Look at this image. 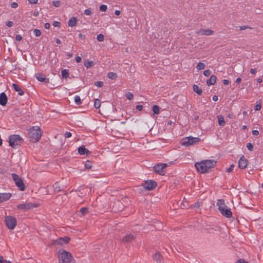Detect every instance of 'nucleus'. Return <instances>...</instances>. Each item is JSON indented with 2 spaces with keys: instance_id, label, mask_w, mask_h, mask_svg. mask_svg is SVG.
Instances as JSON below:
<instances>
[{
  "instance_id": "obj_30",
  "label": "nucleus",
  "mask_w": 263,
  "mask_h": 263,
  "mask_svg": "<svg viewBox=\"0 0 263 263\" xmlns=\"http://www.w3.org/2000/svg\"><path fill=\"white\" fill-rule=\"evenodd\" d=\"M74 102L77 105H81L82 104V101L81 100V98L80 96H76L74 97Z\"/></svg>"
},
{
  "instance_id": "obj_7",
  "label": "nucleus",
  "mask_w": 263,
  "mask_h": 263,
  "mask_svg": "<svg viewBox=\"0 0 263 263\" xmlns=\"http://www.w3.org/2000/svg\"><path fill=\"white\" fill-rule=\"evenodd\" d=\"M11 176L16 185L19 188V189L22 191H24L25 189V185L21 177L14 173H12Z\"/></svg>"
},
{
  "instance_id": "obj_52",
  "label": "nucleus",
  "mask_w": 263,
  "mask_h": 263,
  "mask_svg": "<svg viewBox=\"0 0 263 263\" xmlns=\"http://www.w3.org/2000/svg\"><path fill=\"white\" fill-rule=\"evenodd\" d=\"M234 167V164H232L231 165V166L227 170V172H229V173L231 172L233 170Z\"/></svg>"
},
{
  "instance_id": "obj_12",
  "label": "nucleus",
  "mask_w": 263,
  "mask_h": 263,
  "mask_svg": "<svg viewBox=\"0 0 263 263\" xmlns=\"http://www.w3.org/2000/svg\"><path fill=\"white\" fill-rule=\"evenodd\" d=\"M248 165V160L247 159L243 156H242L238 162V166L241 169L245 168Z\"/></svg>"
},
{
  "instance_id": "obj_43",
  "label": "nucleus",
  "mask_w": 263,
  "mask_h": 263,
  "mask_svg": "<svg viewBox=\"0 0 263 263\" xmlns=\"http://www.w3.org/2000/svg\"><path fill=\"white\" fill-rule=\"evenodd\" d=\"M85 168H87V169H89V168H91V162L89 161H87L86 162V164L85 165Z\"/></svg>"
},
{
  "instance_id": "obj_26",
  "label": "nucleus",
  "mask_w": 263,
  "mask_h": 263,
  "mask_svg": "<svg viewBox=\"0 0 263 263\" xmlns=\"http://www.w3.org/2000/svg\"><path fill=\"white\" fill-rule=\"evenodd\" d=\"M107 77L111 80H115L117 78V74L115 72H110L108 73Z\"/></svg>"
},
{
  "instance_id": "obj_45",
  "label": "nucleus",
  "mask_w": 263,
  "mask_h": 263,
  "mask_svg": "<svg viewBox=\"0 0 263 263\" xmlns=\"http://www.w3.org/2000/svg\"><path fill=\"white\" fill-rule=\"evenodd\" d=\"M261 108V104L259 103V104H257L255 105L254 109L256 111H258V110H260Z\"/></svg>"
},
{
  "instance_id": "obj_15",
  "label": "nucleus",
  "mask_w": 263,
  "mask_h": 263,
  "mask_svg": "<svg viewBox=\"0 0 263 263\" xmlns=\"http://www.w3.org/2000/svg\"><path fill=\"white\" fill-rule=\"evenodd\" d=\"M11 197L10 193H0V203L9 200Z\"/></svg>"
},
{
  "instance_id": "obj_1",
  "label": "nucleus",
  "mask_w": 263,
  "mask_h": 263,
  "mask_svg": "<svg viewBox=\"0 0 263 263\" xmlns=\"http://www.w3.org/2000/svg\"><path fill=\"white\" fill-rule=\"evenodd\" d=\"M216 164V161L213 160H205L195 164V167L198 172L201 173H205L209 172V170L213 167Z\"/></svg>"
},
{
  "instance_id": "obj_22",
  "label": "nucleus",
  "mask_w": 263,
  "mask_h": 263,
  "mask_svg": "<svg viewBox=\"0 0 263 263\" xmlns=\"http://www.w3.org/2000/svg\"><path fill=\"white\" fill-rule=\"evenodd\" d=\"M35 78L39 81L42 82L45 81L46 79V76L44 74L40 73L35 74Z\"/></svg>"
},
{
  "instance_id": "obj_62",
  "label": "nucleus",
  "mask_w": 263,
  "mask_h": 263,
  "mask_svg": "<svg viewBox=\"0 0 263 263\" xmlns=\"http://www.w3.org/2000/svg\"><path fill=\"white\" fill-rule=\"evenodd\" d=\"M236 263H248L247 262L245 261V260L242 259H239L238 260Z\"/></svg>"
},
{
  "instance_id": "obj_47",
  "label": "nucleus",
  "mask_w": 263,
  "mask_h": 263,
  "mask_svg": "<svg viewBox=\"0 0 263 263\" xmlns=\"http://www.w3.org/2000/svg\"><path fill=\"white\" fill-rule=\"evenodd\" d=\"M64 135H65V137L66 138H70L71 136V133L70 132H66L65 133Z\"/></svg>"
},
{
  "instance_id": "obj_17",
  "label": "nucleus",
  "mask_w": 263,
  "mask_h": 263,
  "mask_svg": "<svg viewBox=\"0 0 263 263\" xmlns=\"http://www.w3.org/2000/svg\"><path fill=\"white\" fill-rule=\"evenodd\" d=\"M78 152L81 155H88L90 154V152L84 146H80L78 148Z\"/></svg>"
},
{
  "instance_id": "obj_44",
  "label": "nucleus",
  "mask_w": 263,
  "mask_h": 263,
  "mask_svg": "<svg viewBox=\"0 0 263 263\" xmlns=\"http://www.w3.org/2000/svg\"><path fill=\"white\" fill-rule=\"evenodd\" d=\"M247 147L248 148V149L249 151H253V145L251 143H248L247 144Z\"/></svg>"
},
{
  "instance_id": "obj_10",
  "label": "nucleus",
  "mask_w": 263,
  "mask_h": 263,
  "mask_svg": "<svg viewBox=\"0 0 263 263\" xmlns=\"http://www.w3.org/2000/svg\"><path fill=\"white\" fill-rule=\"evenodd\" d=\"M142 186L146 190L151 191L157 186V183L152 180L145 181Z\"/></svg>"
},
{
  "instance_id": "obj_13",
  "label": "nucleus",
  "mask_w": 263,
  "mask_h": 263,
  "mask_svg": "<svg viewBox=\"0 0 263 263\" xmlns=\"http://www.w3.org/2000/svg\"><path fill=\"white\" fill-rule=\"evenodd\" d=\"M213 31L210 29H199L197 31V33L202 35H211L213 34Z\"/></svg>"
},
{
  "instance_id": "obj_9",
  "label": "nucleus",
  "mask_w": 263,
  "mask_h": 263,
  "mask_svg": "<svg viewBox=\"0 0 263 263\" xmlns=\"http://www.w3.org/2000/svg\"><path fill=\"white\" fill-rule=\"evenodd\" d=\"M167 166V164L166 163H158L155 165L153 168L157 174L163 175L165 173V168Z\"/></svg>"
},
{
  "instance_id": "obj_39",
  "label": "nucleus",
  "mask_w": 263,
  "mask_h": 263,
  "mask_svg": "<svg viewBox=\"0 0 263 263\" xmlns=\"http://www.w3.org/2000/svg\"><path fill=\"white\" fill-rule=\"evenodd\" d=\"M126 97L129 100H131L133 99V95L132 92H128L126 94Z\"/></svg>"
},
{
  "instance_id": "obj_18",
  "label": "nucleus",
  "mask_w": 263,
  "mask_h": 263,
  "mask_svg": "<svg viewBox=\"0 0 263 263\" xmlns=\"http://www.w3.org/2000/svg\"><path fill=\"white\" fill-rule=\"evenodd\" d=\"M70 240V239L68 238V237H65V238H60L59 239H57L56 240V242L57 244H59V245H63V244H65V243H67V242H69V241Z\"/></svg>"
},
{
  "instance_id": "obj_24",
  "label": "nucleus",
  "mask_w": 263,
  "mask_h": 263,
  "mask_svg": "<svg viewBox=\"0 0 263 263\" xmlns=\"http://www.w3.org/2000/svg\"><path fill=\"white\" fill-rule=\"evenodd\" d=\"M218 124L221 126H223L225 125V121L222 116L219 115L217 116Z\"/></svg>"
},
{
  "instance_id": "obj_16",
  "label": "nucleus",
  "mask_w": 263,
  "mask_h": 263,
  "mask_svg": "<svg viewBox=\"0 0 263 263\" xmlns=\"http://www.w3.org/2000/svg\"><path fill=\"white\" fill-rule=\"evenodd\" d=\"M135 237L133 234H127L122 238V241L124 242H131L135 239Z\"/></svg>"
},
{
  "instance_id": "obj_56",
  "label": "nucleus",
  "mask_w": 263,
  "mask_h": 263,
  "mask_svg": "<svg viewBox=\"0 0 263 263\" xmlns=\"http://www.w3.org/2000/svg\"><path fill=\"white\" fill-rule=\"evenodd\" d=\"M81 60L82 59L80 57L78 56L76 58V61L77 63H80L81 61Z\"/></svg>"
},
{
  "instance_id": "obj_11",
  "label": "nucleus",
  "mask_w": 263,
  "mask_h": 263,
  "mask_svg": "<svg viewBox=\"0 0 263 263\" xmlns=\"http://www.w3.org/2000/svg\"><path fill=\"white\" fill-rule=\"evenodd\" d=\"M36 205H35L31 202H26L17 205V208L18 209L22 210L24 211H27L28 210H30L34 207H36Z\"/></svg>"
},
{
  "instance_id": "obj_14",
  "label": "nucleus",
  "mask_w": 263,
  "mask_h": 263,
  "mask_svg": "<svg viewBox=\"0 0 263 263\" xmlns=\"http://www.w3.org/2000/svg\"><path fill=\"white\" fill-rule=\"evenodd\" d=\"M8 101L7 97L5 92L0 94V104L2 106H5Z\"/></svg>"
},
{
  "instance_id": "obj_58",
  "label": "nucleus",
  "mask_w": 263,
  "mask_h": 263,
  "mask_svg": "<svg viewBox=\"0 0 263 263\" xmlns=\"http://www.w3.org/2000/svg\"><path fill=\"white\" fill-rule=\"evenodd\" d=\"M251 28L250 27H248V26H241V27H240L239 29H240V30H245V29H247V28Z\"/></svg>"
},
{
  "instance_id": "obj_34",
  "label": "nucleus",
  "mask_w": 263,
  "mask_h": 263,
  "mask_svg": "<svg viewBox=\"0 0 263 263\" xmlns=\"http://www.w3.org/2000/svg\"><path fill=\"white\" fill-rule=\"evenodd\" d=\"M80 212L82 216L85 215L88 212V209L87 208H85V207L82 208L80 209Z\"/></svg>"
},
{
  "instance_id": "obj_27",
  "label": "nucleus",
  "mask_w": 263,
  "mask_h": 263,
  "mask_svg": "<svg viewBox=\"0 0 263 263\" xmlns=\"http://www.w3.org/2000/svg\"><path fill=\"white\" fill-rule=\"evenodd\" d=\"M53 188L54 192H59L63 190V187H61V186L59 185V184L58 183H55L54 184Z\"/></svg>"
},
{
  "instance_id": "obj_51",
  "label": "nucleus",
  "mask_w": 263,
  "mask_h": 263,
  "mask_svg": "<svg viewBox=\"0 0 263 263\" xmlns=\"http://www.w3.org/2000/svg\"><path fill=\"white\" fill-rule=\"evenodd\" d=\"M53 25L54 27H60V23L57 21H54L53 22Z\"/></svg>"
},
{
  "instance_id": "obj_60",
  "label": "nucleus",
  "mask_w": 263,
  "mask_h": 263,
  "mask_svg": "<svg viewBox=\"0 0 263 263\" xmlns=\"http://www.w3.org/2000/svg\"><path fill=\"white\" fill-rule=\"evenodd\" d=\"M37 1L38 0H28L30 4H35L37 3Z\"/></svg>"
},
{
  "instance_id": "obj_20",
  "label": "nucleus",
  "mask_w": 263,
  "mask_h": 263,
  "mask_svg": "<svg viewBox=\"0 0 263 263\" xmlns=\"http://www.w3.org/2000/svg\"><path fill=\"white\" fill-rule=\"evenodd\" d=\"M153 258L157 262H160L162 260V256L159 252H156L153 255Z\"/></svg>"
},
{
  "instance_id": "obj_61",
  "label": "nucleus",
  "mask_w": 263,
  "mask_h": 263,
  "mask_svg": "<svg viewBox=\"0 0 263 263\" xmlns=\"http://www.w3.org/2000/svg\"><path fill=\"white\" fill-rule=\"evenodd\" d=\"M223 83L225 85H228L229 84V81L228 80L224 79V80H223Z\"/></svg>"
},
{
  "instance_id": "obj_31",
  "label": "nucleus",
  "mask_w": 263,
  "mask_h": 263,
  "mask_svg": "<svg viewBox=\"0 0 263 263\" xmlns=\"http://www.w3.org/2000/svg\"><path fill=\"white\" fill-rule=\"evenodd\" d=\"M93 65V62L92 61H86L84 63V66L87 68H90Z\"/></svg>"
},
{
  "instance_id": "obj_4",
  "label": "nucleus",
  "mask_w": 263,
  "mask_h": 263,
  "mask_svg": "<svg viewBox=\"0 0 263 263\" xmlns=\"http://www.w3.org/2000/svg\"><path fill=\"white\" fill-rule=\"evenodd\" d=\"M58 254L60 263H74V260L70 253L64 250H60Z\"/></svg>"
},
{
  "instance_id": "obj_36",
  "label": "nucleus",
  "mask_w": 263,
  "mask_h": 263,
  "mask_svg": "<svg viewBox=\"0 0 263 263\" xmlns=\"http://www.w3.org/2000/svg\"><path fill=\"white\" fill-rule=\"evenodd\" d=\"M61 2L60 1H54L52 2V5L55 7H59L61 6Z\"/></svg>"
},
{
  "instance_id": "obj_21",
  "label": "nucleus",
  "mask_w": 263,
  "mask_h": 263,
  "mask_svg": "<svg viewBox=\"0 0 263 263\" xmlns=\"http://www.w3.org/2000/svg\"><path fill=\"white\" fill-rule=\"evenodd\" d=\"M216 77L214 75H212L210 78L207 80L206 84L208 86L214 85L216 81Z\"/></svg>"
},
{
  "instance_id": "obj_48",
  "label": "nucleus",
  "mask_w": 263,
  "mask_h": 263,
  "mask_svg": "<svg viewBox=\"0 0 263 263\" xmlns=\"http://www.w3.org/2000/svg\"><path fill=\"white\" fill-rule=\"evenodd\" d=\"M15 39L17 41H21L22 40V36L20 34H17L15 36Z\"/></svg>"
},
{
  "instance_id": "obj_42",
  "label": "nucleus",
  "mask_w": 263,
  "mask_h": 263,
  "mask_svg": "<svg viewBox=\"0 0 263 263\" xmlns=\"http://www.w3.org/2000/svg\"><path fill=\"white\" fill-rule=\"evenodd\" d=\"M0 263H11L10 261L4 259L3 256H0Z\"/></svg>"
},
{
  "instance_id": "obj_59",
  "label": "nucleus",
  "mask_w": 263,
  "mask_h": 263,
  "mask_svg": "<svg viewBox=\"0 0 263 263\" xmlns=\"http://www.w3.org/2000/svg\"><path fill=\"white\" fill-rule=\"evenodd\" d=\"M50 24L49 23H45V28L46 29H49L50 28Z\"/></svg>"
},
{
  "instance_id": "obj_64",
  "label": "nucleus",
  "mask_w": 263,
  "mask_h": 263,
  "mask_svg": "<svg viewBox=\"0 0 263 263\" xmlns=\"http://www.w3.org/2000/svg\"><path fill=\"white\" fill-rule=\"evenodd\" d=\"M236 263H248L247 262L245 261V260L242 259H239L238 260Z\"/></svg>"
},
{
  "instance_id": "obj_3",
  "label": "nucleus",
  "mask_w": 263,
  "mask_h": 263,
  "mask_svg": "<svg viewBox=\"0 0 263 263\" xmlns=\"http://www.w3.org/2000/svg\"><path fill=\"white\" fill-rule=\"evenodd\" d=\"M42 135V132L37 126H33L30 128L28 132V137L30 141L32 142L39 141Z\"/></svg>"
},
{
  "instance_id": "obj_5",
  "label": "nucleus",
  "mask_w": 263,
  "mask_h": 263,
  "mask_svg": "<svg viewBox=\"0 0 263 263\" xmlns=\"http://www.w3.org/2000/svg\"><path fill=\"white\" fill-rule=\"evenodd\" d=\"M9 145L14 148H17L23 143V138L18 135H13L9 137Z\"/></svg>"
},
{
  "instance_id": "obj_53",
  "label": "nucleus",
  "mask_w": 263,
  "mask_h": 263,
  "mask_svg": "<svg viewBox=\"0 0 263 263\" xmlns=\"http://www.w3.org/2000/svg\"><path fill=\"white\" fill-rule=\"evenodd\" d=\"M18 6V5L15 2H13L11 4V7L13 8H17Z\"/></svg>"
},
{
  "instance_id": "obj_19",
  "label": "nucleus",
  "mask_w": 263,
  "mask_h": 263,
  "mask_svg": "<svg viewBox=\"0 0 263 263\" xmlns=\"http://www.w3.org/2000/svg\"><path fill=\"white\" fill-rule=\"evenodd\" d=\"M12 87L14 88L15 91L18 92V94L20 96H23L24 94V91L21 88V87L16 84L13 83Z\"/></svg>"
},
{
  "instance_id": "obj_33",
  "label": "nucleus",
  "mask_w": 263,
  "mask_h": 263,
  "mask_svg": "<svg viewBox=\"0 0 263 263\" xmlns=\"http://www.w3.org/2000/svg\"><path fill=\"white\" fill-rule=\"evenodd\" d=\"M204 67H205L204 64L203 63H201V62H199L196 66L197 69H198V70L203 69L204 68Z\"/></svg>"
},
{
  "instance_id": "obj_49",
  "label": "nucleus",
  "mask_w": 263,
  "mask_h": 263,
  "mask_svg": "<svg viewBox=\"0 0 263 263\" xmlns=\"http://www.w3.org/2000/svg\"><path fill=\"white\" fill-rule=\"evenodd\" d=\"M13 23L12 21H7L6 22V25L9 27H12L13 26Z\"/></svg>"
},
{
  "instance_id": "obj_8",
  "label": "nucleus",
  "mask_w": 263,
  "mask_h": 263,
  "mask_svg": "<svg viewBox=\"0 0 263 263\" xmlns=\"http://www.w3.org/2000/svg\"><path fill=\"white\" fill-rule=\"evenodd\" d=\"M5 222L7 227L11 230H13L17 224L16 219L11 216H7L5 218Z\"/></svg>"
},
{
  "instance_id": "obj_23",
  "label": "nucleus",
  "mask_w": 263,
  "mask_h": 263,
  "mask_svg": "<svg viewBox=\"0 0 263 263\" xmlns=\"http://www.w3.org/2000/svg\"><path fill=\"white\" fill-rule=\"evenodd\" d=\"M77 23V18L75 17H72L68 21V26L70 27H74L76 25Z\"/></svg>"
},
{
  "instance_id": "obj_63",
  "label": "nucleus",
  "mask_w": 263,
  "mask_h": 263,
  "mask_svg": "<svg viewBox=\"0 0 263 263\" xmlns=\"http://www.w3.org/2000/svg\"><path fill=\"white\" fill-rule=\"evenodd\" d=\"M236 263H248L247 262L245 261V260L242 259H239L238 260Z\"/></svg>"
},
{
  "instance_id": "obj_37",
  "label": "nucleus",
  "mask_w": 263,
  "mask_h": 263,
  "mask_svg": "<svg viewBox=\"0 0 263 263\" xmlns=\"http://www.w3.org/2000/svg\"><path fill=\"white\" fill-rule=\"evenodd\" d=\"M33 32L34 35L37 37L40 36L41 35V32L38 29H35Z\"/></svg>"
},
{
  "instance_id": "obj_6",
  "label": "nucleus",
  "mask_w": 263,
  "mask_h": 263,
  "mask_svg": "<svg viewBox=\"0 0 263 263\" xmlns=\"http://www.w3.org/2000/svg\"><path fill=\"white\" fill-rule=\"evenodd\" d=\"M200 141V139L198 137H193L190 136L185 137L182 139V144L183 145L187 146L195 144Z\"/></svg>"
},
{
  "instance_id": "obj_32",
  "label": "nucleus",
  "mask_w": 263,
  "mask_h": 263,
  "mask_svg": "<svg viewBox=\"0 0 263 263\" xmlns=\"http://www.w3.org/2000/svg\"><path fill=\"white\" fill-rule=\"evenodd\" d=\"M100 106H101L100 101L98 99H95V101L94 102V106L96 108H99L100 107Z\"/></svg>"
},
{
  "instance_id": "obj_54",
  "label": "nucleus",
  "mask_w": 263,
  "mask_h": 263,
  "mask_svg": "<svg viewBox=\"0 0 263 263\" xmlns=\"http://www.w3.org/2000/svg\"><path fill=\"white\" fill-rule=\"evenodd\" d=\"M136 109L139 111H141L143 109V106L142 105H138L136 106Z\"/></svg>"
},
{
  "instance_id": "obj_28",
  "label": "nucleus",
  "mask_w": 263,
  "mask_h": 263,
  "mask_svg": "<svg viewBox=\"0 0 263 263\" xmlns=\"http://www.w3.org/2000/svg\"><path fill=\"white\" fill-rule=\"evenodd\" d=\"M62 76L63 78H67L69 76L68 70L67 69H63L61 71Z\"/></svg>"
},
{
  "instance_id": "obj_55",
  "label": "nucleus",
  "mask_w": 263,
  "mask_h": 263,
  "mask_svg": "<svg viewBox=\"0 0 263 263\" xmlns=\"http://www.w3.org/2000/svg\"><path fill=\"white\" fill-rule=\"evenodd\" d=\"M252 134L254 136H257L259 134V132L257 130H253Z\"/></svg>"
},
{
  "instance_id": "obj_2",
  "label": "nucleus",
  "mask_w": 263,
  "mask_h": 263,
  "mask_svg": "<svg viewBox=\"0 0 263 263\" xmlns=\"http://www.w3.org/2000/svg\"><path fill=\"white\" fill-rule=\"evenodd\" d=\"M216 205L218 206V210L223 216L227 218H230L232 216L231 210L225 204L224 200H218Z\"/></svg>"
},
{
  "instance_id": "obj_25",
  "label": "nucleus",
  "mask_w": 263,
  "mask_h": 263,
  "mask_svg": "<svg viewBox=\"0 0 263 263\" xmlns=\"http://www.w3.org/2000/svg\"><path fill=\"white\" fill-rule=\"evenodd\" d=\"M193 90L196 92L198 95H201L202 93V90L201 88H200L198 85H193Z\"/></svg>"
},
{
  "instance_id": "obj_41",
  "label": "nucleus",
  "mask_w": 263,
  "mask_h": 263,
  "mask_svg": "<svg viewBox=\"0 0 263 263\" xmlns=\"http://www.w3.org/2000/svg\"><path fill=\"white\" fill-rule=\"evenodd\" d=\"M92 13L90 9H87L84 10V14L86 15H90Z\"/></svg>"
},
{
  "instance_id": "obj_40",
  "label": "nucleus",
  "mask_w": 263,
  "mask_h": 263,
  "mask_svg": "<svg viewBox=\"0 0 263 263\" xmlns=\"http://www.w3.org/2000/svg\"><path fill=\"white\" fill-rule=\"evenodd\" d=\"M95 84L98 87H101L103 85V83L102 81H97Z\"/></svg>"
},
{
  "instance_id": "obj_46",
  "label": "nucleus",
  "mask_w": 263,
  "mask_h": 263,
  "mask_svg": "<svg viewBox=\"0 0 263 263\" xmlns=\"http://www.w3.org/2000/svg\"><path fill=\"white\" fill-rule=\"evenodd\" d=\"M211 73V71L210 70L208 69V70H205L204 71L203 74L205 76L208 77L210 75Z\"/></svg>"
},
{
  "instance_id": "obj_50",
  "label": "nucleus",
  "mask_w": 263,
  "mask_h": 263,
  "mask_svg": "<svg viewBox=\"0 0 263 263\" xmlns=\"http://www.w3.org/2000/svg\"><path fill=\"white\" fill-rule=\"evenodd\" d=\"M79 37L82 40H84L86 38V36L85 34H83L82 33H79Z\"/></svg>"
},
{
  "instance_id": "obj_35",
  "label": "nucleus",
  "mask_w": 263,
  "mask_h": 263,
  "mask_svg": "<svg viewBox=\"0 0 263 263\" xmlns=\"http://www.w3.org/2000/svg\"><path fill=\"white\" fill-rule=\"evenodd\" d=\"M97 39L99 42H102L104 40V35L102 34H99L97 35Z\"/></svg>"
},
{
  "instance_id": "obj_38",
  "label": "nucleus",
  "mask_w": 263,
  "mask_h": 263,
  "mask_svg": "<svg viewBox=\"0 0 263 263\" xmlns=\"http://www.w3.org/2000/svg\"><path fill=\"white\" fill-rule=\"evenodd\" d=\"M107 9V7L105 5H101L100 6V10L102 12H105L106 11Z\"/></svg>"
},
{
  "instance_id": "obj_29",
  "label": "nucleus",
  "mask_w": 263,
  "mask_h": 263,
  "mask_svg": "<svg viewBox=\"0 0 263 263\" xmlns=\"http://www.w3.org/2000/svg\"><path fill=\"white\" fill-rule=\"evenodd\" d=\"M160 108L157 105H154L153 106V111L154 114H158L159 113Z\"/></svg>"
},
{
  "instance_id": "obj_57",
  "label": "nucleus",
  "mask_w": 263,
  "mask_h": 263,
  "mask_svg": "<svg viewBox=\"0 0 263 263\" xmlns=\"http://www.w3.org/2000/svg\"><path fill=\"white\" fill-rule=\"evenodd\" d=\"M257 71V70L256 68H251L250 69V72L252 74H255Z\"/></svg>"
}]
</instances>
